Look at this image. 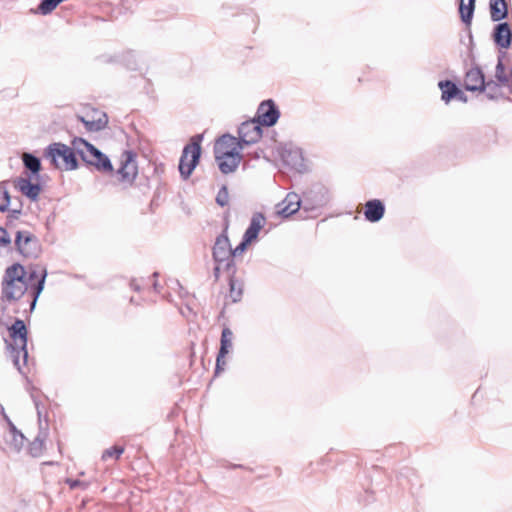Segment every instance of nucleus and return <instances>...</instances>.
<instances>
[{
	"label": "nucleus",
	"instance_id": "nucleus-12",
	"mask_svg": "<svg viewBox=\"0 0 512 512\" xmlns=\"http://www.w3.org/2000/svg\"><path fill=\"white\" fill-rule=\"evenodd\" d=\"M464 87L468 91H484L485 77L479 67H473L466 72Z\"/></svg>",
	"mask_w": 512,
	"mask_h": 512
},
{
	"label": "nucleus",
	"instance_id": "nucleus-33",
	"mask_svg": "<svg viewBox=\"0 0 512 512\" xmlns=\"http://www.w3.org/2000/svg\"><path fill=\"white\" fill-rule=\"evenodd\" d=\"M11 244V238L7 230L0 226V248L9 247Z\"/></svg>",
	"mask_w": 512,
	"mask_h": 512
},
{
	"label": "nucleus",
	"instance_id": "nucleus-37",
	"mask_svg": "<svg viewBox=\"0 0 512 512\" xmlns=\"http://www.w3.org/2000/svg\"><path fill=\"white\" fill-rule=\"evenodd\" d=\"M225 269L224 268V264H219V263H216V266L214 268V276H215V279L217 280L220 276V271L221 269Z\"/></svg>",
	"mask_w": 512,
	"mask_h": 512
},
{
	"label": "nucleus",
	"instance_id": "nucleus-7",
	"mask_svg": "<svg viewBox=\"0 0 512 512\" xmlns=\"http://www.w3.org/2000/svg\"><path fill=\"white\" fill-rule=\"evenodd\" d=\"M238 140L241 145H252L258 142L262 136V128L256 119L243 122L238 129Z\"/></svg>",
	"mask_w": 512,
	"mask_h": 512
},
{
	"label": "nucleus",
	"instance_id": "nucleus-20",
	"mask_svg": "<svg viewBox=\"0 0 512 512\" xmlns=\"http://www.w3.org/2000/svg\"><path fill=\"white\" fill-rule=\"evenodd\" d=\"M266 218L261 212H256L252 215L250 224L245 231L243 237L248 241H254L257 239L260 230L264 227Z\"/></svg>",
	"mask_w": 512,
	"mask_h": 512
},
{
	"label": "nucleus",
	"instance_id": "nucleus-29",
	"mask_svg": "<svg viewBox=\"0 0 512 512\" xmlns=\"http://www.w3.org/2000/svg\"><path fill=\"white\" fill-rule=\"evenodd\" d=\"M46 276H47L46 270H43L42 273H41L40 279L38 280V282L35 285L34 290H33L34 299H33L32 303H31V307L32 308H34V306L36 304V301H37V298H38V296L40 295V293L42 292V290L44 288V283H45Z\"/></svg>",
	"mask_w": 512,
	"mask_h": 512
},
{
	"label": "nucleus",
	"instance_id": "nucleus-4",
	"mask_svg": "<svg viewBox=\"0 0 512 512\" xmlns=\"http://www.w3.org/2000/svg\"><path fill=\"white\" fill-rule=\"evenodd\" d=\"M201 139L202 136H196L192 142L183 149L179 161V172L184 179H187L191 175L199 161L201 155Z\"/></svg>",
	"mask_w": 512,
	"mask_h": 512
},
{
	"label": "nucleus",
	"instance_id": "nucleus-34",
	"mask_svg": "<svg viewBox=\"0 0 512 512\" xmlns=\"http://www.w3.org/2000/svg\"><path fill=\"white\" fill-rule=\"evenodd\" d=\"M10 204V195L7 190H3L0 194V211L4 212L8 209Z\"/></svg>",
	"mask_w": 512,
	"mask_h": 512
},
{
	"label": "nucleus",
	"instance_id": "nucleus-38",
	"mask_svg": "<svg viewBox=\"0 0 512 512\" xmlns=\"http://www.w3.org/2000/svg\"><path fill=\"white\" fill-rule=\"evenodd\" d=\"M131 287L136 290V291H139L140 290V287L138 286V284L135 282V281H132L131 282Z\"/></svg>",
	"mask_w": 512,
	"mask_h": 512
},
{
	"label": "nucleus",
	"instance_id": "nucleus-36",
	"mask_svg": "<svg viewBox=\"0 0 512 512\" xmlns=\"http://www.w3.org/2000/svg\"><path fill=\"white\" fill-rule=\"evenodd\" d=\"M31 397L33 399V402L35 404L37 414L40 417L41 416V410H40V400L38 399V396L35 393H31Z\"/></svg>",
	"mask_w": 512,
	"mask_h": 512
},
{
	"label": "nucleus",
	"instance_id": "nucleus-24",
	"mask_svg": "<svg viewBox=\"0 0 512 512\" xmlns=\"http://www.w3.org/2000/svg\"><path fill=\"white\" fill-rule=\"evenodd\" d=\"M475 1L476 0H468V3L466 4L465 0H460V3H459L460 18H461L462 22L467 26L471 25V22L473 19L474 10H475Z\"/></svg>",
	"mask_w": 512,
	"mask_h": 512
},
{
	"label": "nucleus",
	"instance_id": "nucleus-14",
	"mask_svg": "<svg viewBox=\"0 0 512 512\" xmlns=\"http://www.w3.org/2000/svg\"><path fill=\"white\" fill-rule=\"evenodd\" d=\"M301 206V199L298 194L288 193L285 199L277 205V214L282 217H289L296 213Z\"/></svg>",
	"mask_w": 512,
	"mask_h": 512
},
{
	"label": "nucleus",
	"instance_id": "nucleus-22",
	"mask_svg": "<svg viewBox=\"0 0 512 512\" xmlns=\"http://www.w3.org/2000/svg\"><path fill=\"white\" fill-rule=\"evenodd\" d=\"M438 85L442 91V100L446 103L456 96H463V92L449 80L440 81Z\"/></svg>",
	"mask_w": 512,
	"mask_h": 512
},
{
	"label": "nucleus",
	"instance_id": "nucleus-30",
	"mask_svg": "<svg viewBox=\"0 0 512 512\" xmlns=\"http://www.w3.org/2000/svg\"><path fill=\"white\" fill-rule=\"evenodd\" d=\"M124 452V448L121 446H113L109 449H106L102 454V459L107 460L109 458L114 457L115 459H118L121 454Z\"/></svg>",
	"mask_w": 512,
	"mask_h": 512
},
{
	"label": "nucleus",
	"instance_id": "nucleus-35",
	"mask_svg": "<svg viewBox=\"0 0 512 512\" xmlns=\"http://www.w3.org/2000/svg\"><path fill=\"white\" fill-rule=\"evenodd\" d=\"M66 483L69 485L71 489H76L78 487L85 489L87 487V484L80 481V480H74V479H66Z\"/></svg>",
	"mask_w": 512,
	"mask_h": 512
},
{
	"label": "nucleus",
	"instance_id": "nucleus-32",
	"mask_svg": "<svg viewBox=\"0 0 512 512\" xmlns=\"http://www.w3.org/2000/svg\"><path fill=\"white\" fill-rule=\"evenodd\" d=\"M250 243L251 241H248L245 237H243L241 243L235 249H231V259H233V257L241 255L246 250L247 245Z\"/></svg>",
	"mask_w": 512,
	"mask_h": 512
},
{
	"label": "nucleus",
	"instance_id": "nucleus-23",
	"mask_svg": "<svg viewBox=\"0 0 512 512\" xmlns=\"http://www.w3.org/2000/svg\"><path fill=\"white\" fill-rule=\"evenodd\" d=\"M507 56L506 52H500L498 56V62L495 69V77L497 81L502 85H507L511 87L512 85L509 84L510 82V76H512V69L510 70L509 75L505 73V66L503 63V59Z\"/></svg>",
	"mask_w": 512,
	"mask_h": 512
},
{
	"label": "nucleus",
	"instance_id": "nucleus-8",
	"mask_svg": "<svg viewBox=\"0 0 512 512\" xmlns=\"http://www.w3.org/2000/svg\"><path fill=\"white\" fill-rule=\"evenodd\" d=\"M15 246L25 257H36L39 250L37 238L28 231L16 233Z\"/></svg>",
	"mask_w": 512,
	"mask_h": 512
},
{
	"label": "nucleus",
	"instance_id": "nucleus-28",
	"mask_svg": "<svg viewBox=\"0 0 512 512\" xmlns=\"http://www.w3.org/2000/svg\"><path fill=\"white\" fill-rule=\"evenodd\" d=\"M230 293L233 302H237L241 299L242 296V285L238 283L233 277L229 280Z\"/></svg>",
	"mask_w": 512,
	"mask_h": 512
},
{
	"label": "nucleus",
	"instance_id": "nucleus-13",
	"mask_svg": "<svg viewBox=\"0 0 512 512\" xmlns=\"http://www.w3.org/2000/svg\"><path fill=\"white\" fill-rule=\"evenodd\" d=\"M78 119L84 124L89 132H98L103 130L108 124V117L106 113L94 111L91 116L87 117L78 116Z\"/></svg>",
	"mask_w": 512,
	"mask_h": 512
},
{
	"label": "nucleus",
	"instance_id": "nucleus-17",
	"mask_svg": "<svg viewBox=\"0 0 512 512\" xmlns=\"http://www.w3.org/2000/svg\"><path fill=\"white\" fill-rule=\"evenodd\" d=\"M15 188L32 201H36L41 192L40 184L32 183L30 179L23 177L15 180Z\"/></svg>",
	"mask_w": 512,
	"mask_h": 512
},
{
	"label": "nucleus",
	"instance_id": "nucleus-2",
	"mask_svg": "<svg viewBox=\"0 0 512 512\" xmlns=\"http://www.w3.org/2000/svg\"><path fill=\"white\" fill-rule=\"evenodd\" d=\"M28 288L24 267L15 263L9 266L2 280V300L15 302L19 300Z\"/></svg>",
	"mask_w": 512,
	"mask_h": 512
},
{
	"label": "nucleus",
	"instance_id": "nucleus-26",
	"mask_svg": "<svg viewBox=\"0 0 512 512\" xmlns=\"http://www.w3.org/2000/svg\"><path fill=\"white\" fill-rule=\"evenodd\" d=\"M45 435L40 432L29 444L28 452L32 457H39L44 449Z\"/></svg>",
	"mask_w": 512,
	"mask_h": 512
},
{
	"label": "nucleus",
	"instance_id": "nucleus-18",
	"mask_svg": "<svg viewBox=\"0 0 512 512\" xmlns=\"http://www.w3.org/2000/svg\"><path fill=\"white\" fill-rule=\"evenodd\" d=\"M4 417L8 425V436L6 438V442L11 448L19 452L23 447L26 438L6 415Z\"/></svg>",
	"mask_w": 512,
	"mask_h": 512
},
{
	"label": "nucleus",
	"instance_id": "nucleus-27",
	"mask_svg": "<svg viewBox=\"0 0 512 512\" xmlns=\"http://www.w3.org/2000/svg\"><path fill=\"white\" fill-rule=\"evenodd\" d=\"M484 92L486 93V96L491 100H496L503 96L501 93L500 84L494 80L485 81Z\"/></svg>",
	"mask_w": 512,
	"mask_h": 512
},
{
	"label": "nucleus",
	"instance_id": "nucleus-39",
	"mask_svg": "<svg viewBox=\"0 0 512 512\" xmlns=\"http://www.w3.org/2000/svg\"><path fill=\"white\" fill-rule=\"evenodd\" d=\"M38 277V274L36 271H32L29 275V279H34V278H37Z\"/></svg>",
	"mask_w": 512,
	"mask_h": 512
},
{
	"label": "nucleus",
	"instance_id": "nucleus-5",
	"mask_svg": "<svg viewBox=\"0 0 512 512\" xmlns=\"http://www.w3.org/2000/svg\"><path fill=\"white\" fill-rule=\"evenodd\" d=\"M118 182L124 187L131 186L137 175L138 167L136 163V154L132 151H124L121 155V164L116 171Z\"/></svg>",
	"mask_w": 512,
	"mask_h": 512
},
{
	"label": "nucleus",
	"instance_id": "nucleus-6",
	"mask_svg": "<svg viewBox=\"0 0 512 512\" xmlns=\"http://www.w3.org/2000/svg\"><path fill=\"white\" fill-rule=\"evenodd\" d=\"M213 259L216 263L224 264L225 270L229 271L233 266L231 259V245L225 233L220 234L213 247Z\"/></svg>",
	"mask_w": 512,
	"mask_h": 512
},
{
	"label": "nucleus",
	"instance_id": "nucleus-16",
	"mask_svg": "<svg viewBox=\"0 0 512 512\" xmlns=\"http://www.w3.org/2000/svg\"><path fill=\"white\" fill-rule=\"evenodd\" d=\"M215 159L220 171L223 174H229L237 169L241 162L242 156L240 153H229L227 155H215Z\"/></svg>",
	"mask_w": 512,
	"mask_h": 512
},
{
	"label": "nucleus",
	"instance_id": "nucleus-31",
	"mask_svg": "<svg viewBox=\"0 0 512 512\" xmlns=\"http://www.w3.org/2000/svg\"><path fill=\"white\" fill-rule=\"evenodd\" d=\"M229 194L226 186H223L217 193L216 203L221 207H224L228 204Z\"/></svg>",
	"mask_w": 512,
	"mask_h": 512
},
{
	"label": "nucleus",
	"instance_id": "nucleus-25",
	"mask_svg": "<svg viewBox=\"0 0 512 512\" xmlns=\"http://www.w3.org/2000/svg\"><path fill=\"white\" fill-rule=\"evenodd\" d=\"M22 161H23L24 167L27 170H29L32 175L38 176V174L41 170V161L38 157H36L35 155H33L31 153L24 152L22 154Z\"/></svg>",
	"mask_w": 512,
	"mask_h": 512
},
{
	"label": "nucleus",
	"instance_id": "nucleus-21",
	"mask_svg": "<svg viewBox=\"0 0 512 512\" xmlns=\"http://www.w3.org/2000/svg\"><path fill=\"white\" fill-rule=\"evenodd\" d=\"M490 18L494 22H500L508 16V4L506 0H489Z\"/></svg>",
	"mask_w": 512,
	"mask_h": 512
},
{
	"label": "nucleus",
	"instance_id": "nucleus-19",
	"mask_svg": "<svg viewBox=\"0 0 512 512\" xmlns=\"http://www.w3.org/2000/svg\"><path fill=\"white\" fill-rule=\"evenodd\" d=\"M384 212V204L378 199L369 200L365 204L364 215L369 222H378L383 218Z\"/></svg>",
	"mask_w": 512,
	"mask_h": 512
},
{
	"label": "nucleus",
	"instance_id": "nucleus-9",
	"mask_svg": "<svg viewBox=\"0 0 512 512\" xmlns=\"http://www.w3.org/2000/svg\"><path fill=\"white\" fill-rule=\"evenodd\" d=\"M280 116V112L272 100L263 101L257 109L256 120L261 126H273L276 124Z\"/></svg>",
	"mask_w": 512,
	"mask_h": 512
},
{
	"label": "nucleus",
	"instance_id": "nucleus-3",
	"mask_svg": "<svg viewBox=\"0 0 512 512\" xmlns=\"http://www.w3.org/2000/svg\"><path fill=\"white\" fill-rule=\"evenodd\" d=\"M10 337L15 342V345L20 349L16 348L12 344H9L11 358L14 366L18 369L19 372L22 373L21 365H20V356L23 357V363L25 364L28 357V352L26 349L27 346V329L24 322L20 319H17L12 326L10 327Z\"/></svg>",
	"mask_w": 512,
	"mask_h": 512
},
{
	"label": "nucleus",
	"instance_id": "nucleus-1",
	"mask_svg": "<svg viewBox=\"0 0 512 512\" xmlns=\"http://www.w3.org/2000/svg\"><path fill=\"white\" fill-rule=\"evenodd\" d=\"M76 155L98 171L111 173L113 166L107 155L83 138L75 137L71 146L61 142L50 144L44 151V157L60 170L71 171L78 168Z\"/></svg>",
	"mask_w": 512,
	"mask_h": 512
},
{
	"label": "nucleus",
	"instance_id": "nucleus-11",
	"mask_svg": "<svg viewBox=\"0 0 512 512\" xmlns=\"http://www.w3.org/2000/svg\"><path fill=\"white\" fill-rule=\"evenodd\" d=\"M232 338L233 333L229 328H224L221 334V345L220 350L216 359V368L215 374H219L224 370L226 362L224 360L225 356L229 353L230 348L232 347Z\"/></svg>",
	"mask_w": 512,
	"mask_h": 512
},
{
	"label": "nucleus",
	"instance_id": "nucleus-10",
	"mask_svg": "<svg viewBox=\"0 0 512 512\" xmlns=\"http://www.w3.org/2000/svg\"><path fill=\"white\" fill-rule=\"evenodd\" d=\"M243 149L241 142L234 136L229 134L221 136L214 146L215 155H227L229 153H240L239 150Z\"/></svg>",
	"mask_w": 512,
	"mask_h": 512
},
{
	"label": "nucleus",
	"instance_id": "nucleus-15",
	"mask_svg": "<svg viewBox=\"0 0 512 512\" xmlns=\"http://www.w3.org/2000/svg\"><path fill=\"white\" fill-rule=\"evenodd\" d=\"M493 40L497 46L508 49L512 42V30L507 22H500L493 31Z\"/></svg>",
	"mask_w": 512,
	"mask_h": 512
},
{
	"label": "nucleus",
	"instance_id": "nucleus-40",
	"mask_svg": "<svg viewBox=\"0 0 512 512\" xmlns=\"http://www.w3.org/2000/svg\"><path fill=\"white\" fill-rule=\"evenodd\" d=\"M455 98L461 100V101H466V95L463 93V96H456Z\"/></svg>",
	"mask_w": 512,
	"mask_h": 512
}]
</instances>
